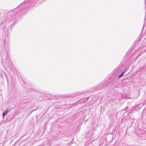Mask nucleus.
Instances as JSON below:
<instances>
[{
  "instance_id": "obj_1",
  "label": "nucleus",
  "mask_w": 146,
  "mask_h": 146,
  "mask_svg": "<svg viewBox=\"0 0 146 146\" xmlns=\"http://www.w3.org/2000/svg\"><path fill=\"white\" fill-rule=\"evenodd\" d=\"M7 113H8V111L7 110L4 111L3 113V117H4V116L6 114H7Z\"/></svg>"
},
{
  "instance_id": "obj_2",
  "label": "nucleus",
  "mask_w": 146,
  "mask_h": 146,
  "mask_svg": "<svg viewBox=\"0 0 146 146\" xmlns=\"http://www.w3.org/2000/svg\"><path fill=\"white\" fill-rule=\"evenodd\" d=\"M123 72H122L121 74L119 76V78H120V77H121V76H122V75L123 74Z\"/></svg>"
}]
</instances>
